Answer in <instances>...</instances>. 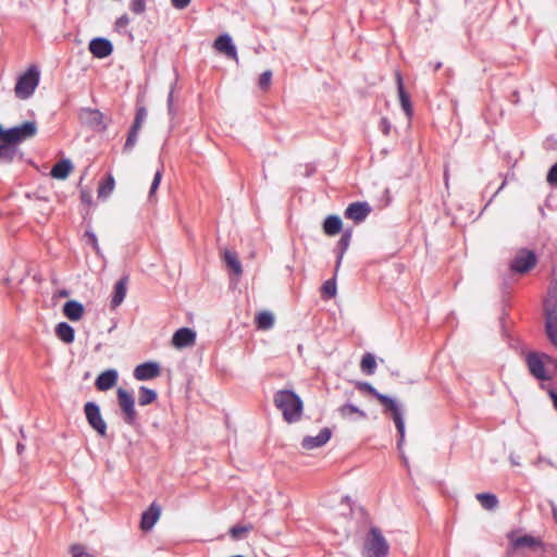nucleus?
<instances>
[{
	"instance_id": "47",
	"label": "nucleus",
	"mask_w": 557,
	"mask_h": 557,
	"mask_svg": "<svg viewBox=\"0 0 557 557\" xmlns=\"http://www.w3.org/2000/svg\"><path fill=\"white\" fill-rule=\"evenodd\" d=\"M147 117V109L144 106L136 108L135 119L133 123H137V125H143Z\"/></svg>"
},
{
	"instance_id": "10",
	"label": "nucleus",
	"mask_w": 557,
	"mask_h": 557,
	"mask_svg": "<svg viewBox=\"0 0 557 557\" xmlns=\"http://www.w3.org/2000/svg\"><path fill=\"white\" fill-rule=\"evenodd\" d=\"M537 262V257L533 250L521 249L510 261L509 268L512 272L524 274L532 270Z\"/></svg>"
},
{
	"instance_id": "20",
	"label": "nucleus",
	"mask_w": 557,
	"mask_h": 557,
	"mask_svg": "<svg viewBox=\"0 0 557 557\" xmlns=\"http://www.w3.org/2000/svg\"><path fill=\"white\" fill-rule=\"evenodd\" d=\"M351 235L352 231L351 228H347L343 232L339 240L336 243V246L334 248V253L336 256V262H335V274L338 273V270L341 268L343 258L345 252L347 251L350 242H351Z\"/></svg>"
},
{
	"instance_id": "18",
	"label": "nucleus",
	"mask_w": 557,
	"mask_h": 557,
	"mask_svg": "<svg viewBox=\"0 0 557 557\" xmlns=\"http://www.w3.org/2000/svg\"><path fill=\"white\" fill-rule=\"evenodd\" d=\"M196 342V332L190 327H181L172 336V345L176 348H185L194 345Z\"/></svg>"
},
{
	"instance_id": "51",
	"label": "nucleus",
	"mask_w": 557,
	"mask_h": 557,
	"mask_svg": "<svg viewBox=\"0 0 557 557\" xmlns=\"http://www.w3.org/2000/svg\"><path fill=\"white\" fill-rule=\"evenodd\" d=\"M128 23H129V18L127 16V14H123L116 18L115 26H116V28L120 29V28L126 27L128 25Z\"/></svg>"
},
{
	"instance_id": "35",
	"label": "nucleus",
	"mask_w": 557,
	"mask_h": 557,
	"mask_svg": "<svg viewBox=\"0 0 557 557\" xmlns=\"http://www.w3.org/2000/svg\"><path fill=\"white\" fill-rule=\"evenodd\" d=\"M115 181L112 174H108L106 178H103L98 187V197L107 198L112 190L114 189Z\"/></svg>"
},
{
	"instance_id": "53",
	"label": "nucleus",
	"mask_w": 557,
	"mask_h": 557,
	"mask_svg": "<svg viewBox=\"0 0 557 557\" xmlns=\"http://www.w3.org/2000/svg\"><path fill=\"white\" fill-rule=\"evenodd\" d=\"M191 0H171L172 5L177 10H183L190 3Z\"/></svg>"
},
{
	"instance_id": "38",
	"label": "nucleus",
	"mask_w": 557,
	"mask_h": 557,
	"mask_svg": "<svg viewBox=\"0 0 557 557\" xmlns=\"http://www.w3.org/2000/svg\"><path fill=\"white\" fill-rule=\"evenodd\" d=\"M357 388L360 391H363L374 397L377 401H380V398H382L385 394L379 392L372 384L369 382H357Z\"/></svg>"
},
{
	"instance_id": "43",
	"label": "nucleus",
	"mask_w": 557,
	"mask_h": 557,
	"mask_svg": "<svg viewBox=\"0 0 557 557\" xmlns=\"http://www.w3.org/2000/svg\"><path fill=\"white\" fill-rule=\"evenodd\" d=\"M272 79V71L267 70L260 76L258 81V86L262 90H267L271 84Z\"/></svg>"
},
{
	"instance_id": "61",
	"label": "nucleus",
	"mask_w": 557,
	"mask_h": 557,
	"mask_svg": "<svg viewBox=\"0 0 557 557\" xmlns=\"http://www.w3.org/2000/svg\"><path fill=\"white\" fill-rule=\"evenodd\" d=\"M441 67H442V63H441V62H438V63H436V64H435L434 70H435V71H437V70H440Z\"/></svg>"
},
{
	"instance_id": "60",
	"label": "nucleus",
	"mask_w": 557,
	"mask_h": 557,
	"mask_svg": "<svg viewBox=\"0 0 557 557\" xmlns=\"http://www.w3.org/2000/svg\"><path fill=\"white\" fill-rule=\"evenodd\" d=\"M552 512H553L554 518L557 520V507L556 506H553Z\"/></svg>"
},
{
	"instance_id": "2",
	"label": "nucleus",
	"mask_w": 557,
	"mask_h": 557,
	"mask_svg": "<svg viewBox=\"0 0 557 557\" xmlns=\"http://www.w3.org/2000/svg\"><path fill=\"white\" fill-rule=\"evenodd\" d=\"M275 407L289 424L298 422L304 413V401L294 389H278L273 395Z\"/></svg>"
},
{
	"instance_id": "50",
	"label": "nucleus",
	"mask_w": 557,
	"mask_h": 557,
	"mask_svg": "<svg viewBox=\"0 0 557 557\" xmlns=\"http://www.w3.org/2000/svg\"><path fill=\"white\" fill-rule=\"evenodd\" d=\"M174 86H175V84H173L171 86V89L169 91L168 99H166L168 111H169V114H171V115L174 114V104H173Z\"/></svg>"
},
{
	"instance_id": "45",
	"label": "nucleus",
	"mask_w": 557,
	"mask_h": 557,
	"mask_svg": "<svg viewBox=\"0 0 557 557\" xmlns=\"http://www.w3.org/2000/svg\"><path fill=\"white\" fill-rule=\"evenodd\" d=\"M546 181L550 186H557V161L548 169Z\"/></svg>"
},
{
	"instance_id": "11",
	"label": "nucleus",
	"mask_w": 557,
	"mask_h": 557,
	"mask_svg": "<svg viewBox=\"0 0 557 557\" xmlns=\"http://www.w3.org/2000/svg\"><path fill=\"white\" fill-rule=\"evenodd\" d=\"M371 210L372 208L367 201H355L347 206L344 211V216L358 224L367 219Z\"/></svg>"
},
{
	"instance_id": "1",
	"label": "nucleus",
	"mask_w": 557,
	"mask_h": 557,
	"mask_svg": "<svg viewBox=\"0 0 557 557\" xmlns=\"http://www.w3.org/2000/svg\"><path fill=\"white\" fill-rule=\"evenodd\" d=\"M38 132L35 121H25L20 125L5 128L4 143L0 144V162L11 164L17 154L23 153L18 150V145L33 138Z\"/></svg>"
},
{
	"instance_id": "40",
	"label": "nucleus",
	"mask_w": 557,
	"mask_h": 557,
	"mask_svg": "<svg viewBox=\"0 0 557 557\" xmlns=\"http://www.w3.org/2000/svg\"><path fill=\"white\" fill-rule=\"evenodd\" d=\"M162 174H163V165H161V168L158 169L156 171V173H154V176H153V180H152V183H151V186H150L149 195H148V199L150 201L152 200V197H153L154 193L157 191V189L160 186V183H161V180H162Z\"/></svg>"
},
{
	"instance_id": "19",
	"label": "nucleus",
	"mask_w": 557,
	"mask_h": 557,
	"mask_svg": "<svg viewBox=\"0 0 557 557\" xmlns=\"http://www.w3.org/2000/svg\"><path fill=\"white\" fill-rule=\"evenodd\" d=\"M161 515V507L153 502L143 513L140 519V529L144 532L150 531L158 522Z\"/></svg>"
},
{
	"instance_id": "29",
	"label": "nucleus",
	"mask_w": 557,
	"mask_h": 557,
	"mask_svg": "<svg viewBox=\"0 0 557 557\" xmlns=\"http://www.w3.org/2000/svg\"><path fill=\"white\" fill-rule=\"evenodd\" d=\"M158 399V393L153 388L147 386H139L138 388V404L139 406H148Z\"/></svg>"
},
{
	"instance_id": "22",
	"label": "nucleus",
	"mask_w": 557,
	"mask_h": 557,
	"mask_svg": "<svg viewBox=\"0 0 557 557\" xmlns=\"http://www.w3.org/2000/svg\"><path fill=\"white\" fill-rule=\"evenodd\" d=\"M513 532L508 533V539L510 540V545L512 549H517L520 547H542L543 542L541 539L534 537L530 534H524L519 537L513 536Z\"/></svg>"
},
{
	"instance_id": "25",
	"label": "nucleus",
	"mask_w": 557,
	"mask_h": 557,
	"mask_svg": "<svg viewBox=\"0 0 557 557\" xmlns=\"http://www.w3.org/2000/svg\"><path fill=\"white\" fill-rule=\"evenodd\" d=\"M544 314H557V283H550L543 301Z\"/></svg>"
},
{
	"instance_id": "31",
	"label": "nucleus",
	"mask_w": 557,
	"mask_h": 557,
	"mask_svg": "<svg viewBox=\"0 0 557 557\" xmlns=\"http://www.w3.org/2000/svg\"><path fill=\"white\" fill-rule=\"evenodd\" d=\"M256 325L259 330H269L274 325V314L270 311H261L256 315Z\"/></svg>"
},
{
	"instance_id": "58",
	"label": "nucleus",
	"mask_w": 557,
	"mask_h": 557,
	"mask_svg": "<svg viewBox=\"0 0 557 557\" xmlns=\"http://www.w3.org/2000/svg\"><path fill=\"white\" fill-rule=\"evenodd\" d=\"M24 450H25V445L23 443L18 442L16 444V451H17V454L22 455Z\"/></svg>"
},
{
	"instance_id": "57",
	"label": "nucleus",
	"mask_w": 557,
	"mask_h": 557,
	"mask_svg": "<svg viewBox=\"0 0 557 557\" xmlns=\"http://www.w3.org/2000/svg\"><path fill=\"white\" fill-rule=\"evenodd\" d=\"M506 185V181H504L502 183V185L498 187V189L495 191V194L492 196V198L490 199V201L486 203L485 208L490 205V202L493 200V198L505 187Z\"/></svg>"
},
{
	"instance_id": "54",
	"label": "nucleus",
	"mask_w": 557,
	"mask_h": 557,
	"mask_svg": "<svg viewBox=\"0 0 557 557\" xmlns=\"http://www.w3.org/2000/svg\"><path fill=\"white\" fill-rule=\"evenodd\" d=\"M519 459H520V458H519V456H516V455H513V454H511V455L509 456V460H510V463H511L512 466H520V460H519Z\"/></svg>"
},
{
	"instance_id": "44",
	"label": "nucleus",
	"mask_w": 557,
	"mask_h": 557,
	"mask_svg": "<svg viewBox=\"0 0 557 557\" xmlns=\"http://www.w3.org/2000/svg\"><path fill=\"white\" fill-rule=\"evenodd\" d=\"M138 140V135L133 133H127L125 144L123 146V152L128 153L133 150V148L136 146Z\"/></svg>"
},
{
	"instance_id": "13",
	"label": "nucleus",
	"mask_w": 557,
	"mask_h": 557,
	"mask_svg": "<svg viewBox=\"0 0 557 557\" xmlns=\"http://www.w3.org/2000/svg\"><path fill=\"white\" fill-rule=\"evenodd\" d=\"M213 48L228 59L238 60L236 46L227 33L221 34L215 38Z\"/></svg>"
},
{
	"instance_id": "34",
	"label": "nucleus",
	"mask_w": 557,
	"mask_h": 557,
	"mask_svg": "<svg viewBox=\"0 0 557 557\" xmlns=\"http://www.w3.org/2000/svg\"><path fill=\"white\" fill-rule=\"evenodd\" d=\"M336 277L337 274L334 273V275L326 280L321 287L322 298L323 299H332L336 296L337 293V285H336Z\"/></svg>"
},
{
	"instance_id": "36",
	"label": "nucleus",
	"mask_w": 557,
	"mask_h": 557,
	"mask_svg": "<svg viewBox=\"0 0 557 557\" xmlns=\"http://www.w3.org/2000/svg\"><path fill=\"white\" fill-rule=\"evenodd\" d=\"M338 413L343 417V418H348L350 417L352 413H356L359 416V418L361 419H366L367 418V413L361 410L359 407H357L356 405L354 404H350V403H346L344 405H342L339 408H338Z\"/></svg>"
},
{
	"instance_id": "27",
	"label": "nucleus",
	"mask_w": 557,
	"mask_h": 557,
	"mask_svg": "<svg viewBox=\"0 0 557 557\" xmlns=\"http://www.w3.org/2000/svg\"><path fill=\"white\" fill-rule=\"evenodd\" d=\"M57 337L64 344H72L75 341V330L67 322H60L54 329Z\"/></svg>"
},
{
	"instance_id": "42",
	"label": "nucleus",
	"mask_w": 557,
	"mask_h": 557,
	"mask_svg": "<svg viewBox=\"0 0 557 557\" xmlns=\"http://www.w3.org/2000/svg\"><path fill=\"white\" fill-rule=\"evenodd\" d=\"M146 2L147 0H131L129 10L136 15H141L146 11Z\"/></svg>"
},
{
	"instance_id": "49",
	"label": "nucleus",
	"mask_w": 557,
	"mask_h": 557,
	"mask_svg": "<svg viewBox=\"0 0 557 557\" xmlns=\"http://www.w3.org/2000/svg\"><path fill=\"white\" fill-rule=\"evenodd\" d=\"M81 201L86 206L92 205V195L89 190L82 188L81 189Z\"/></svg>"
},
{
	"instance_id": "23",
	"label": "nucleus",
	"mask_w": 557,
	"mask_h": 557,
	"mask_svg": "<svg viewBox=\"0 0 557 557\" xmlns=\"http://www.w3.org/2000/svg\"><path fill=\"white\" fill-rule=\"evenodd\" d=\"M62 312L69 320L76 322L83 318L85 307L82 302L71 299L63 305Z\"/></svg>"
},
{
	"instance_id": "8",
	"label": "nucleus",
	"mask_w": 557,
	"mask_h": 557,
	"mask_svg": "<svg viewBox=\"0 0 557 557\" xmlns=\"http://www.w3.org/2000/svg\"><path fill=\"white\" fill-rule=\"evenodd\" d=\"M78 119L83 125L97 133L106 132L108 122H110V119H107L102 112L91 108H81Z\"/></svg>"
},
{
	"instance_id": "15",
	"label": "nucleus",
	"mask_w": 557,
	"mask_h": 557,
	"mask_svg": "<svg viewBox=\"0 0 557 557\" xmlns=\"http://www.w3.org/2000/svg\"><path fill=\"white\" fill-rule=\"evenodd\" d=\"M396 76V85H397V92L399 97V102L403 111L405 112L406 116L408 119H411L413 115V107L411 103L410 95L407 92L404 79L400 72L395 73Z\"/></svg>"
},
{
	"instance_id": "7",
	"label": "nucleus",
	"mask_w": 557,
	"mask_h": 557,
	"mask_svg": "<svg viewBox=\"0 0 557 557\" xmlns=\"http://www.w3.org/2000/svg\"><path fill=\"white\" fill-rule=\"evenodd\" d=\"M116 399L123 421L129 426L138 425V413L135 408L134 393L123 387H119L116 389Z\"/></svg>"
},
{
	"instance_id": "9",
	"label": "nucleus",
	"mask_w": 557,
	"mask_h": 557,
	"mask_svg": "<svg viewBox=\"0 0 557 557\" xmlns=\"http://www.w3.org/2000/svg\"><path fill=\"white\" fill-rule=\"evenodd\" d=\"M84 413L89 426L100 436L107 437L108 425L102 418L100 406L95 401H87L84 405Z\"/></svg>"
},
{
	"instance_id": "30",
	"label": "nucleus",
	"mask_w": 557,
	"mask_h": 557,
	"mask_svg": "<svg viewBox=\"0 0 557 557\" xmlns=\"http://www.w3.org/2000/svg\"><path fill=\"white\" fill-rule=\"evenodd\" d=\"M475 498L480 502L481 506L486 510H493L498 506V498L493 493H479L475 495Z\"/></svg>"
},
{
	"instance_id": "28",
	"label": "nucleus",
	"mask_w": 557,
	"mask_h": 557,
	"mask_svg": "<svg viewBox=\"0 0 557 557\" xmlns=\"http://www.w3.org/2000/svg\"><path fill=\"white\" fill-rule=\"evenodd\" d=\"M545 333L549 342L557 348V314H545Z\"/></svg>"
},
{
	"instance_id": "39",
	"label": "nucleus",
	"mask_w": 557,
	"mask_h": 557,
	"mask_svg": "<svg viewBox=\"0 0 557 557\" xmlns=\"http://www.w3.org/2000/svg\"><path fill=\"white\" fill-rule=\"evenodd\" d=\"M86 244L90 245L97 256H101V248L98 243L97 235L92 230H86L84 233Z\"/></svg>"
},
{
	"instance_id": "41",
	"label": "nucleus",
	"mask_w": 557,
	"mask_h": 557,
	"mask_svg": "<svg viewBox=\"0 0 557 557\" xmlns=\"http://www.w3.org/2000/svg\"><path fill=\"white\" fill-rule=\"evenodd\" d=\"M70 552L72 557H96L95 555L88 553L84 545L82 544H73L70 547Z\"/></svg>"
},
{
	"instance_id": "3",
	"label": "nucleus",
	"mask_w": 557,
	"mask_h": 557,
	"mask_svg": "<svg viewBox=\"0 0 557 557\" xmlns=\"http://www.w3.org/2000/svg\"><path fill=\"white\" fill-rule=\"evenodd\" d=\"M379 403L383 406V413L391 414L395 423L398 433L397 449L400 453L403 461L407 465L408 459L403 451V447L405 444L404 408L394 397L386 394L382 398H380Z\"/></svg>"
},
{
	"instance_id": "6",
	"label": "nucleus",
	"mask_w": 557,
	"mask_h": 557,
	"mask_svg": "<svg viewBox=\"0 0 557 557\" xmlns=\"http://www.w3.org/2000/svg\"><path fill=\"white\" fill-rule=\"evenodd\" d=\"M40 71L36 65H30L22 75L17 77L14 91L20 99L32 97L39 84Z\"/></svg>"
},
{
	"instance_id": "14",
	"label": "nucleus",
	"mask_w": 557,
	"mask_h": 557,
	"mask_svg": "<svg viewBox=\"0 0 557 557\" xmlns=\"http://www.w3.org/2000/svg\"><path fill=\"white\" fill-rule=\"evenodd\" d=\"M88 49L97 59H104L112 54L113 44L104 37H95L89 41Z\"/></svg>"
},
{
	"instance_id": "55",
	"label": "nucleus",
	"mask_w": 557,
	"mask_h": 557,
	"mask_svg": "<svg viewBox=\"0 0 557 557\" xmlns=\"http://www.w3.org/2000/svg\"><path fill=\"white\" fill-rule=\"evenodd\" d=\"M140 127L141 126L137 125V123H133L132 126L129 127L128 132L138 135Z\"/></svg>"
},
{
	"instance_id": "12",
	"label": "nucleus",
	"mask_w": 557,
	"mask_h": 557,
	"mask_svg": "<svg viewBox=\"0 0 557 557\" xmlns=\"http://www.w3.org/2000/svg\"><path fill=\"white\" fill-rule=\"evenodd\" d=\"M161 374V366L157 361L143 362L134 369L133 375L137 381H149Z\"/></svg>"
},
{
	"instance_id": "4",
	"label": "nucleus",
	"mask_w": 557,
	"mask_h": 557,
	"mask_svg": "<svg viewBox=\"0 0 557 557\" xmlns=\"http://www.w3.org/2000/svg\"><path fill=\"white\" fill-rule=\"evenodd\" d=\"M525 361L531 375L541 382L542 388H546L544 382L550 381L554 374L548 372L545 362L547 366L552 364L556 372L557 360L549 355L531 351L527 355Z\"/></svg>"
},
{
	"instance_id": "59",
	"label": "nucleus",
	"mask_w": 557,
	"mask_h": 557,
	"mask_svg": "<svg viewBox=\"0 0 557 557\" xmlns=\"http://www.w3.org/2000/svg\"><path fill=\"white\" fill-rule=\"evenodd\" d=\"M5 133V128L3 127V125L0 123V144L1 143H4V134Z\"/></svg>"
},
{
	"instance_id": "26",
	"label": "nucleus",
	"mask_w": 557,
	"mask_h": 557,
	"mask_svg": "<svg viewBox=\"0 0 557 557\" xmlns=\"http://www.w3.org/2000/svg\"><path fill=\"white\" fill-rule=\"evenodd\" d=\"M73 170V163L70 159H61L54 163L51 169V176L57 180H65Z\"/></svg>"
},
{
	"instance_id": "52",
	"label": "nucleus",
	"mask_w": 557,
	"mask_h": 557,
	"mask_svg": "<svg viewBox=\"0 0 557 557\" xmlns=\"http://www.w3.org/2000/svg\"><path fill=\"white\" fill-rule=\"evenodd\" d=\"M545 389L547 391V394L553 403V406H554L555 410L557 411V391L552 386H548Z\"/></svg>"
},
{
	"instance_id": "5",
	"label": "nucleus",
	"mask_w": 557,
	"mask_h": 557,
	"mask_svg": "<svg viewBox=\"0 0 557 557\" xmlns=\"http://www.w3.org/2000/svg\"><path fill=\"white\" fill-rule=\"evenodd\" d=\"M389 545L383 535L381 529L372 525L364 539L363 556L364 557H387Z\"/></svg>"
},
{
	"instance_id": "37",
	"label": "nucleus",
	"mask_w": 557,
	"mask_h": 557,
	"mask_svg": "<svg viewBox=\"0 0 557 557\" xmlns=\"http://www.w3.org/2000/svg\"><path fill=\"white\" fill-rule=\"evenodd\" d=\"M252 529H253V527H252L251 523H248V524H245V525L235 524V525L230 528L228 534H230V536L233 540L238 541V540H242L244 537V534L250 532Z\"/></svg>"
},
{
	"instance_id": "56",
	"label": "nucleus",
	"mask_w": 557,
	"mask_h": 557,
	"mask_svg": "<svg viewBox=\"0 0 557 557\" xmlns=\"http://www.w3.org/2000/svg\"><path fill=\"white\" fill-rule=\"evenodd\" d=\"M70 294H71V293H70V290H69V289H65V288L60 289V290L58 292V296H59V297H62V298L69 297V296H70Z\"/></svg>"
},
{
	"instance_id": "16",
	"label": "nucleus",
	"mask_w": 557,
	"mask_h": 557,
	"mask_svg": "<svg viewBox=\"0 0 557 557\" xmlns=\"http://www.w3.org/2000/svg\"><path fill=\"white\" fill-rule=\"evenodd\" d=\"M119 380L116 369H107L102 371L95 380V386L100 392H107L113 388Z\"/></svg>"
},
{
	"instance_id": "33",
	"label": "nucleus",
	"mask_w": 557,
	"mask_h": 557,
	"mask_svg": "<svg viewBox=\"0 0 557 557\" xmlns=\"http://www.w3.org/2000/svg\"><path fill=\"white\" fill-rule=\"evenodd\" d=\"M360 369H361L362 373H364L367 375L374 374V372L376 370L375 356L371 352H366L361 358Z\"/></svg>"
},
{
	"instance_id": "46",
	"label": "nucleus",
	"mask_w": 557,
	"mask_h": 557,
	"mask_svg": "<svg viewBox=\"0 0 557 557\" xmlns=\"http://www.w3.org/2000/svg\"><path fill=\"white\" fill-rule=\"evenodd\" d=\"M147 117V109L144 106L136 108L135 119L133 123H137V125H143Z\"/></svg>"
},
{
	"instance_id": "21",
	"label": "nucleus",
	"mask_w": 557,
	"mask_h": 557,
	"mask_svg": "<svg viewBox=\"0 0 557 557\" xmlns=\"http://www.w3.org/2000/svg\"><path fill=\"white\" fill-rule=\"evenodd\" d=\"M127 283L128 275L125 274L114 284L110 301L111 309L117 308L124 301L127 293Z\"/></svg>"
},
{
	"instance_id": "17",
	"label": "nucleus",
	"mask_w": 557,
	"mask_h": 557,
	"mask_svg": "<svg viewBox=\"0 0 557 557\" xmlns=\"http://www.w3.org/2000/svg\"><path fill=\"white\" fill-rule=\"evenodd\" d=\"M332 437V430L323 428L317 436H305L301 441V447L311 450L324 446Z\"/></svg>"
},
{
	"instance_id": "48",
	"label": "nucleus",
	"mask_w": 557,
	"mask_h": 557,
	"mask_svg": "<svg viewBox=\"0 0 557 557\" xmlns=\"http://www.w3.org/2000/svg\"><path fill=\"white\" fill-rule=\"evenodd\" d=\"M379 127L385 136H388L391 133L392 124L387 117H382L380 120Z\"/></svg>"
},
{
	"instance_id": "32",
	"label": "nucleus",
	"mask_w": 557,
	"mask_h": 557,
	"mask_svg": "<svg viewBox=\"0 0 557 557\" xmlns=\"http://www.w3.org/2000/svg\"><path fill=\"white\" fill-rule=\"evenodd\" d=\"M224 261H225L226 267L228 269H231L234 274L240 275L243 273L242 263H240L236 252L225 250Z\"/></svg>"
},
{
	"instance_id": "24",
	"label": "nucleus",
	"mask_w": 557,
	"mask_h": 557,
	"mask_svg": "<svg viewBox=\"0 0 557 557\" xmlns=\"http://www.w3.org/2000/svg\"><path fill=\"white\" fill-rule=\"evenodd\" d=\"M323 233L327 236H335L343 231V221L337 214L327 215L322 223Z\"/></svg>"
}]
</instances>
